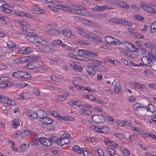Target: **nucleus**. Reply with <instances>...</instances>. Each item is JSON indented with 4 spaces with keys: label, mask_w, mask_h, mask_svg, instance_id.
<instances>
[{
    "label": "nucleus",
    "mask_w": 156,
    "mask_h": 156,
    "mask_svg": "<svg viewBox=\"0 0 156 156\" xmlns=\"http://www.w3.org/2000/svg\"><path fill=\"white\" fill-rule=\"evenodd\" d=\"M117 4L118 7L127 9L129 8V6L128 5H127L125 2L119 1Z\"/></svg>",
    "instance_id": "nucleus-17"
},
{
    "label": "nucleus",
    "mask_w": 156,
    "mask_h": 156,
    "mask_svg": "<svg viewBox=\"0 0 156 156\" xmlns=\"http://www.w3.org/2000/svg\"><path fill=\"white\" fill-rule=\"evenodd\" d=\"M80 57L81 58V59L80 58H77V59L79 60L84 61H88L90 60V59L87 58L86 57H84L83 56H80Z\"/></svg>",
    "instance_id": "nucleus-53"
},
{
    "label": "nucleus",
    "mask_w": 156,
    "mask_h": 156,
    "mask_svg": "<svg viewBox=\"0 0 156 156\" xmlns=\"http://www.w3.org/2000/svg\"><path fill=\"white\" fill-rule=\"evenodd\" d=\"M39 142H40V138H35L34 140H32L31 145H34V144L36 145Z\"/></svg>",
    "instance_id": "nucleus-40"
},
{
    "label": "nucleus",
    "mask_w": 156,
    "mask_h": 156,
    "mask_svg": "<svg viewBox=\"0 0 156 156\" xmlns=\"http://www.w3.org/2000/svg\"><path fill=\"white\" fill-rule=\"evenodd\" d=\"M44 119V123H53V121L51 118L46 116L43 119Z\"/></svg>",
    "instance_id": "nucleus-31"
},
{
    "label": "nucleus",
    "mask_w": 156,
    "mask_h": 156,
    "mask_svg": "<svg viewBox=\"0 0 156 156\" xmlns=\"http://www.w3.org/2000/svg\"><path fill=\"white\" fill-rule=\"evenodd\" d=\"M45 140H46L45 141L44 145L46 146H50L51 145V143L50 140L47 138H46V139H45Z\"/></svg>",
    "instance_id": "nucleus-45"
},
{
    "label": "nucleus",
    "mask_w": 156,
    "mask_h": 156,
    "mask_svg": "<svg viewBox=\"0 0 156 156\" xmlns=\"http://www.w3.org/2000/svg\"><path fill=\"white\" fill-rule=\"evenodd\" d=\"M40 58V56H30V70L35 69L38 67V63L37 60Z\"/></svg>",
    "instance_id": "nucleus-3"
},
{
    "label": "nucleus",
    "mask_w": 156,
    "mask_h": 156,
    "mask_svg": "<svg viewBox=\"0 0 156 156\" xmlns=\"http://www.w3.org/2000/svg\"><path fill=\"white\" fill-rule=\"evenodd\" d=\"M106 61L109 63H110L112 64H114L115 65H116V64L115 63V62H114V60H112L110 58H107L106 60Z\"/></svg>",
    "instance_id": "nucleus-64"
},
{
    "label": "nucleus",
    "mask_w": 156,
    "mask_h": 156,
    "mask_svg": "<svg viewBox=\"0 0 156 156\" xmlns=\"http://www.w3.org/2000/svg\"><path fill=\"white\" fill-rule=\"evenodd\" d=\"M123 25L127 26L128 27H131L132 25V23L127 21L125 20Z\"/></svg>",
    "instance_id": "nucleus-59"
},
{
    "label": "nucleus",
    "mask_w": 156,
    "mask_h": 156,
    "mask_svg": "<svg viewBox=\"0 0 156 156\" xmlns=\"http://www.w3.org/2000/svg\"><path fill=\"white\" fill-rule=\"evenodd\" d=\"M92 9L93 11H101V6L99 5H96Z\"/></svg>",
    "instance_id": "nucleus-47"
},
{
    "label": "nucleus",
    "mask_w": 156,
    "mask_h": 156,
    "mask_svg": "<svg viewBox=\"0 0 156 156\" xmlns=\"http://www.w3.org/2000/svg\"><path fill=\"white\" fill-rule=\"evenodd\" d=\"M122 152L124 156L128 155L130 154L129 151L125 149L123 150Z\"/></svg>",
    "instance_id": "nucleus-63"
},
{
    "label": "nucleus",
    "mask_w": 156,
    "mask_h": 156,
    "mask_svg": "<svg viewBox=\"0 0 156 156\" xmlns=\"http://www.w3.org/2000/svg\"><path fill=\"white\" fill-rule=\"evenodd\" d=\"M45 139H46V138L44 137H41L40 138V143L43 145L44 144L45 141Z\"/></svg>",
    "instance_id": "nucleus-55"
},
{
    "label": "nucleus",
    "mask_w": 156,
    "mask_h": 156,
    "mask_svg": "<svg viewBox=\"0 0 156 156\" xmlns=\"http://www.w3.org/2000/svg\"><path fill=\"white\" fill-rule=\"evenodd\" d=\"M95 35V34L92 33L87 34L86 37L88 38L89 39L92 40L93 41V40H94Z\"/></svg>",
    "instance_id": "nucleus-38"
},
{
    "label": "nucleus",
    "mask_w": 156,
    "mask_h": 156,
    "mask_svg": "<svg viewBox=\"0 0 156 156\" xmlns=\"http://www.w3.org/2000/svg\"><path fill=\"white\" fill-rule=\"evenodd\" d=\"M109 129L107 126H103L100 128V133H106L108 132Z\"/></svg>",
    "instance_id": "nucleus-24"
},
{
    "label": "nucleus",
    "mask_w": 156,
    "mask_h": 156,
    "mask_svg": "<svg viewBox=\"0 0 156 156\" xmlns=\"http://www.w3.org/2000/svg\"><path fill=\"white\" fill-rule=\"evenodd\" d=\"M147 110L148 111L153 113L156 111V107L152 104L149 105L147 108Z\"/></svg>",
    "instance_id": "nucleus-19"
},
{
    "label": "nucleus",
    "mask_w": 156,
    "mask_h": 156,
    "mask_svg": "<svg viewBox=\"0 0 156 156\" xmlns=\"http://www.w3.org/2000/svg\"><path fill=\"white\" fill-rule=\"evenodd\" d=\"M29 131L28 130H24L22 132L21 136L22 138H25L28 136Z\"/></svg>",
    "instance_id": "nucleus-33"
},
{
    "label": "nucleus",
    "mask_w": 156,
    "mask_h": 156,
    "mask_svg": "<svg viewBox=\"0 0 156 156\" xmlns=\"http://www.w3.org/2000/svg\"><path fill=\"white\" fill-rule=\"evenodd\" d=\"M7 46L9 48H15L16 45L15 43L12 41H9L7 43Z\"/></svg>",
    "instance_id": "nucleus-28"
},
{
    "label": "nucleus",
    "mask_w": 156,
    "mask_h": 156,
    "mask_svg": "<svg viewBox=\"0 0 156 156\" xmlns=\"http://www.w3.org/2000/svg\"><path fill=\"white\" fill-rule=\"evenodd\" d=\"M58 5H57V6L58 7V8H56L54 6H50V8L51 10L55 12H57L58 11V9H59V6H58Z\"/></svg>",
    "instance_id": "nucleus-56"
},
{
    "label": "nucleus",
    "mask_w": 156,
    "mask_h": 156,
    "mask_svg": "<svg viewBox=\"0 0 156 156\" xmlns=\"http://www.w3.org/2000/svg\"><path fill=\"white\" fill-rule=\"evenodd\" d=\"M9 80V78L7 76L0 77V83L6 82Z\"/></svg>",
    "instance_id": "nucleus-39"
},
{
    "label": "nucleus",
    "mask_w": 156,
    "mask_h": 156,
    "mask_svg": "<svg viewBox=\"0 0 156 156\" xmlns=\"http://www.w3.org/2000/svg\"><path fill=\"white\" fill-rule=\"evenodd\" d=\"M78 51L81 55H89L91 57L97 56L98 55V54L94 52L86 50L79 49Z\"/></svg>",
    "instance_id": "nucleus-5"
},
{
    "label": "nucleus",
    "mask_w": 156,
    "mask_h": 156,
    "mask_svg": "<svg viewBox=\"0 0 156 156\" xmlns=\"http://www.w3.org/2000/svg\"><path fill=\"white\" fill-rule=\"evenodd\" d=\"M62 33L64 36H66L67 38H69L72 35V32L69 29H64L62 31Z\"/></svg>",
    "instance_id": "nucleus-10"
},
{
    "label": "nucleus",
    "mask_w": 156,
    "mask_h": 156,
    "mask_svg": "<svg viewBox=\"0 0 156 156\" xmlns=\"http://www.w3.org/2000/svg\"><path fill=\"white\" fill-rule=\"evenodd\" d=\"M49 114L55 117H56L58 118H61L62 117V116L60 114L55 111H51L50 112Z\"/></svg>",
    "instance_id": "nucleus-27"
},
{
    "label": "nucleus",
    "mask_w": 156,
    "mask_h": 156,
    "mask_svg": "<svg viewBox=\"0 0 156 156\" xmlns=\"http://www.w3.org/2000/svg\"><path fill=\"white\" fill-rule=\"evenodd\" d=\"M2 11L7 13H10L11 12V10L5 7H3L2 9Z\"/></svg>",
    "instance_id": "nucleus-44"
},
{
    "label": "nucleus",
    "mask_w": 156,
    "mask_h": 156,
    "mask_svg": "<svg viewBox=\"0 0 156 156\" xmlns=\"http://www.w3.org/2000/svg\"><path fill=\"white\" fill-rule=\"evenodd\" d=\"M52 123H43L44 126L49 130H52L53 129V127L51 126Z\"/></svg>",
    "instance_id": "nucleus-32"
},
{
    "label": "nucleus",
    "mask_w": 156,
    "mask_h": 156,
    "mask_svg": "<svg viewBox=\"0 0 156 156\" xmlns=\"http://www.w3.org/2000/svg\"><path fill=\"white\" fill-rule=\"evenodd\" d=\"M39 48L43 52L51 51V50L53 49L52 48H50L47 45H40L39 46Z\"/></svg>",
    "instance_id": "nucleus-8"
},
{
    "label": "nucleus",
    "mask_w": 156,
    "mask_h": 156,
    "mask_svg": "<svg viewBox=\"0 0 156 156\" xmlns=\"http://www.w3.org/2000/svg\"><path fill=\"white\" fill-rule=\"evenodd\" d=\"M85 98H88L90 100H91L94 101L95 99L96 98L94 96L92 95L89 94V95H86L85 96Z\"/></svg>",
    "instance_id": "nucleus-49"
},
{
    "label": "nucleus",
    "mask_w": 156,
    "mask_h": 156,
    "mask_svg": "<svg viewBox=\"0 0 156 156\" xmlns=\"http://www.w3.org/2000/svg\"><path fill=\"white\" fill-rule=\"evenodd\" d=\"M29 146V144H23L22 145L20 146L19 147V149L21 151H23L26 150Z\"/></svg>",
    "instance_id": "nucleus-29"
},
{
    "label": "nucleus",
    "mask_w": 156,
    "mask_h": 156,
    "mask_svg": "<svg viewBox=\"0 0 156 156\" xmlns=\"http://www.w3.org/2000/svg\"><path fill=\"white\" fill-rule=\"evenodd\" d=\"M20 121L19 119H15L13 121V128H16L20 126Z\"/></svg>",
    "instance_id": "nucleus-23"
},
{
    "label": "nucleus",
    "mask_w": 156,
    "mask_h": 156,
    "mask_svg": "<svg viewBox=\"0 0 156 156\" xmlns=\"http://www.w3.org/2000/svg\"><path fill=\"white\" fill-rule=\"evenodd\" d=\"M105 143L109 146L117 147L118 145L115 142L108 139L105 140Z\"/></svg>",
    "instance_id": "nucleus-16"
},
{
    "label": "nucleus",
    "mask_w": 156,
    "mask_h": 156,
    "mask_svg": "<svg viewBox=\"0 0 156 156\" xmlns=\"http://www.w3.org/2000/svg\"><path fill=\"white\" fill-rule=\"evenodd\" d=\"M135 18L137 20H140L141 21H142L144 20V18L143 16L138 14L136 16H135Z\"/></svg>",
    "instance_id": "nucleus-52"
},
{
    "label": "nucleus",
    "mask_w": 156,
    "mask_h": 156,
    "mask_svg": "<svg viewBox=\"0 0 156 156\" xmlns=\"http://www.w3.org/2000/svg\"><path fill=\"white\" fill-rule=\"evenodd\" d=\"M37 35L35 34H33L32 32L30 31V41L32 43H35L37 37Z\"/></svg>",
    "instance_id": "nucleus-13"
},
{
    "label": "nucleus",
    "mask_w": 156,
    "mask_h": 156,
    "mask_svg": "<svg viewBox=\"0 0 156 156\" xmlns=\"http://www.w3.org/2000/svg\"><path fill=\"white\" fill-rule=\"evenodd\" d=\"M31 88H33L31 90V93L38 96L40 95L39 90L37 88L35 87H31Z\"/></svg>",
    "instance_id": "nucleus-25"
},
{
    "label": "nucleus",
    "mask_w": 156,
    "mask_h": 156,
    "mask_svg": "<svg viewBox=\"0 0 156 156\" xmlns=\"http://www.w3.org/2000/svg\"><path fill=\"white\" fill-rule=\"evenodd\" d=\"M31 9L33 11H34V12L38 14L43 13L44 12L43 9H41L37 7L36 6H34V8H31Z\"/></svg>",
    "instance_id": "nucleus-20"
},
{
    "label": "nucleus",
    "mask_w": 156,
    "mask_h": 156,
    "mask_svg": "<svg viewBox=\"0 0 156 156\" xmlns=\"http://www.w3.org/2000/svg\"><path fill=\"white\" fill-rule=\"evenodd\" d=\"M10 98H9L4 96H0V101L3 103L8 105Z\"/></svg>",
    "instance_id": "nucleus-12"
},
{
    "label": "nucleus",
    "mask_w": 156,
    "mask_h": 156,
    "mask_svg": "<svg viewBox=\"0 0 156 156\" xmlns=\"http://www.w3.org/2000/svg\"><path fill=\"white\" fill-rule=\"evenodd\" d=\"M93 41L96 43H101L102 41L101 38L99 35H95L93 40Z\"/></svg>",
    "instance_id": "nucleus-30"
},
{
    "label": "nucleus",
    "mask_w": 156,
    "mask_h": 156,
    "mask_svg": "<svg viewBox=\"0 0 156 156\" xmlns=\"http://www.w3.org/2000/svg\"><path fill=\"white\" fill-rule=\"evenodd\" d=\"M75 70L81 72L83 69L82 67L79 65V63L77 62L76 63L74 66L73 68Z\"/></svg>",
    "instance_id": "nucleus-26"
},
{
    "label": "nucleus",
    "mask_w": 156,
    "mask_h": 156,
    "mask_svg": "<svg viewBox=\"0 0 156 156\" xmlns=\"http://www.w3.org/2000/svg\"><path fill=\"white\" fill-rule=\"evenodd\" d=\"M22 61L26 62L28 61L29 60V57H23L21 58Z\"/></svg>",
    "instance_id": "nucleus-60"
},
{
    "label": "nucleus",
    "mask_w": 156,
    "mask_h": 156,
    "mask_svg": "<svg viewBox=\"0 0 156 156\" xmlns=\"http://www.w3.org/2000/svg\"><path fill=\"white\" fill-rule=\"evenodd\" d=\"M151 32L152 33L156 31V25L154 23H152L151 25Z\"/></svg>",
    "instance_id": "nucleus-42"
},
{
    "label": "nucleus",
    "mask_w": 156,
    "mask_h": 156,
    "mask_svg": "<svg viewBox=\"0 0 156 156\" xmlns=\"http://www.w3.org/2000/svg\"><path fill=\"white\" fill-rule=\"evenodd\" d=\"M69 141V140L68 138H62V141H60L59 144H62V145L67 144Z\"/></svg>",
    "instance_id": "nucleus-34"
},
{
    "label": "nucleus",
    "mask_w": 156,
    "mask_h": 156,
    "mask_svg": "<svg viewBox=\"0 0 156 156\" xmlns=\"http://www.w3.org/2000/svg\"><path fill=\"white\" fill-rule=\"evenodd\" d=\"M62 43V41L59 40H55L53 41V44L55 45H60Z\"/></svg>",
    "instance_id": "nucleus-57"
},
{
    "label": "nucleus",
    "mask_w": 156,
    "mask_h": 156,
    "mask_svg": "<svg viewBox=\"0 0 156 156\" xmlns=\"http://www.w3.org/2000/svg\"><path fill=\"white\" fill-rule=\"evenodd\" d=\"M74 105L77 107H80L82 106V104L81 101H74Z\"/></svg>",
    "instance_id": "nucleus-48"
},
{
    "label": "nucleus",
    "mask_w": 156,
    "mask_h": 156,
    "mask_svg": "<svg viewBox=\"0 0 156 156\" xmlns=\"http://www.w3.org/2000/svg\"><path fill=\"white\" fill-rule=\"evenodd\" d=\"M28 95L27 93H22L21 95H19V98H22L24 99H27V96Z\"/></svg>",
    "instance_id": "nucleus-50"
},
{
    "label": "nucleus",
    "mask_w": 156,
    "mask_h": 156,
    "mask_svg": "<svg viewBox=\"0 0 156 156\" xmlns=\"http://www.w3.org/2000/svg\"><path fill=\"white\" fill-rule=\"evenodd\" d=\"M17 15L19 16H27V17L28 16H27V13H25L24 12H20L18 13Z\"/></svg>",
    "instance_id": "nucleus-58"
},
{
    "label": "nucleus",
    "mask_w": 156,
    "mask_h": 156,
    "mask_svg": "<svg viewBox=\"0 0 156 156\" xmlns=\"http://www.w3.org/2000/svg\"><path fill=\"white\" fill-rule=\"evenodd\" d=\"M86 69L90 76H94L95 72L94 68L91 66H88L86 67Z\"/></svg>",
    "instance_id": "nucleus-9"
},
{
    "label": "nucleus",
    "mask_w": 156,
    "mask_h": 156,
    "mask_svg": "<svg viewBox=\"0 0 156 156\" xmlns=\"http://www.w3.org/2000/svg\"><path fill=\"white\" fill-rule=\"evenodd\" d=\"M105 41L109 44H114L118 45V43L115 41L116 40V38L114 39L113 37L111 36H107L105 37Z\"/></svg>",
    "instance_id": "nucleus-7"
},
{
    "label": "nucleus",
    "mask_w": 156,
    "mask_h": 156,
    "mask_svg": "<svg viewBox=\"0 0 156 156\" xmlns=\"http://www.w3.org/2000/svg\"><path fill=\"white\" fill-rule=\"evenodd\" d=\"M58 6H59V9H62L64 11H70L71 12L72 7L62 5L60 4H59L57 5Z\"/></svg>",
    "instance_id": "nucleus-18"
},
{
    "label": "nucleus",
    "mask_w": 156,
    "mask_h": 156,
    "mask_svg": "<svg viewBox=\"0 0 156 156\" xmlns=\"http://www.w3.org/2000/svg\"><path fill=\"white\" fill-rule=\"evenodd\" d=\"M106 151L111 156H112L115 154V150L112 148H106Z\"/></svg>",
    "instance_id": "nucleus-22"
},
{
    "label": "nucleus",
    "mask_w": 156,
    "mask_h": 156,
    "mask_svg": "<svg viewBox=\"0 0 156 156\" xmlns=\"http://www.w3.org/2000/svg\"><path fill=\"white\" fill-rule=\"evenodd\" d=\"M30 118L33 119H37L38 118L37 113L34 111L30 110Z\"/></svg>",
    "instance_id": "nucleus-21"
},
{
    "label": "nucleus",
    "mask_w": 156,
    "mask_h": 156,
    "mask_svg": "<svg viewBox=\"0 0 156 156\" xmlns=\"http://www.w3.org/2000/svg\"><path fill=\"white\" fill-rule=\"evenodd\" d=\"M65 49L66 50L71 51H75V49L67 45H66V46L64 47Z\"/></svg>",
    "instance_id": "nucleus-51"
},
{
    "label": "nucleus",
    "mask_w": 156,
    "mask_h": 156,
    "mask_svg": "<svg viewBox=\"0 0 156 156\" xmlns=\"http://www.w3.org/2000/svg\"><path fill=\"white\" fill-rule=\"evenodd\" d=\"M139 103H136L134 105V106L136 107V109L137 111H139L138 109L140 108H145L144 106H141L140 105H139Z\"/></svg>",
    "instance_id": "nucleus-61"
},
{
    "label": "nucleus",
    "mask_w": 156,
    "mask_h": 156,
    "mask_svg": "<svg viewBox=\"0 0 156 156\" xmlns=\"http://www.w3.org/2000/svg\"><path fill=\"white\" fill-rule=\"evenodd\" d=\"M140 6L148 12L150 13L156 14V9L150 6H147L146 3L141 4Z\"/></svg>",
    "instance_id": "nucleus-4"
},
{
    "label": "nucleus",
    "mask_w": 156,
    "mask_h": 156,
    "mask_svg": "<svg viewBox=\"0 0 156 156\" xmlns=\"http://www.w3.org/2000/svg\"><path fill=\"white\" fill-rule=\"evenodd\" d=\"M129 138L131 140L134 141H136L138 139L137 137L133 135H130Z\"/></svg>",
    "instance_id": "nucleus-54"
},
{
    "label": "nucleus",
    "mask_w": 156,
    "mask_h": 156,
    "mask_svg": "<svg viewBox=\"0 0 156 156\" xmlns=\"http://www.w3.org/2000/svg\"><path fill=\"white\" fill-rule=\"evenodd\" d=\"M46 112L43 110L41 109H39L37 112V117L41 119H44L45 117V115Z\"/></svg>",
    "instance_id": "nucleus-15"
},
{
    "label": "nucleus",
    "mask_w": 156,
    "mask_h": 156,
    "mask_svg": "<svg viewBox=\"0 0 156 156\" xmlns=\"http://www.w3.org/2000/svg\"><path fill=\"white\" fill-rule=\"evenodd\" d=\"M92 150L94 151L96 153L98 154L100 156H103L104 155V153L103 150L101 149H98L96 147H92Z\"/></svg>",
    "instance_id": "nucleus-14"
},
{
    "label": "nucleus",
    "mask_w": 156,
    "mask_h": 156,
    "mask_svg": "<svg viewBox=\"0 0 156 156\" xmlns=\"http://www.w3.org/2000/svg\"><path fill=\"white\" fill-rule=\"evenodd\" d=\"M73 151L75 152L81 154V149H80V147L78 145L75 146L73 147Z\"/></svg>",
    "instance_id": "nucleus-35"
},
{
    "label": "nucleus",
    "mask_w": 156,
    "mask_h": 156,
    "mask_svg": "<svg viewBox=\"0 0 156 156\" xmlns=\"http://www.w3.org/2000/svg\"><path fill=\"white\" fill-rule=\"evenodd\" d=\"M13 76L18 78H20V71L14 72L13 74Z\"/></svg>",
    "instance_id": "nucleus-43"
},
{
    "label": "nucleus",
    "mask_w": 156,
    "mask_h": 156,
    "mask_svg": "<svg viewBox=\"0 0 156 156\" xmlns=\"http://www.w3.org/2000/svg\"><path fill=\"white\" fill-rule=\"evenodd\" d=\"M123 44L125 47L128 49H130L132 45V44L126 41H124Z\"/></svg>",
    "instance_id": "nucleus-37"
},
{
    "label": "nucleus",
    "mask_w": 156,
    "mask_h": 156,
    "mask_svg": "<svg viewBox=\"0 0 156 156\" xmlns=\"http://www.w3.org/2000/svg\"><path fill=\"white\" fill-rule=\"evenodd\" d=\"M20 131L19 130L16 131L14 133V136L16 138L18 137V136L20 134Z\"/></svg>",
    "instance_id": "nucleus-62"
},
{
    "label": "nucleus",
    "mask_w": 156,
    "mask_h": 156,
    "mask_svg": "<svg viewBox=\"0 0 156 156\" xmlns=\"http://www.w3.org/2000/svg\"><path fill=\"white\" fill-rule=\"evenodd\" d=\"M80 112L82 113H84L85 114L87 115H89L91 113V112L89 110H86L84 108L82 109Z\"/></svg>",
    "instance_id": "nucleus-41"
},
{
    "label": "nucleus",
    "mask_w": 156,
    "mask_h": 156,
    "mask_svg": "<svg viewBox=\"0 0 156 156\" xmlns=\"http://www.w3.org/2000/svg\"><path fill=\"white\" fill-rule=\"evenodd\" d=\"M126 56L130 58H133L134 56V54L131 51H126L125 52Z\"/></svg>",
    "instance_id": "nucleus-36"
},
{
    "label": "nucleus",
    "mask_w": 156,
    "mask_h": 156,
    "mask_svg": "<svg viewBox=\"0 0 156 156\" xmlns=\"http://www.w3.org/2000/svg\"><path fill=\"white\" fill-rule=\"evenodd\" d=\"M106 116L105 113L101 115L94 114L92 115L91 118L93 121L96 123H103L105 121V117Z\"/></svg>",
    "instance_id": "nucleus-2"
},
{
    "label": "nucleus",
    "mask_w": 156,
    "mask_h": 156,
    "mask_svg": "<svg viewBox=\"0 0 156 156\" xmlns=\"http://www.w3.org/2000/svg\"><path fill=\"white\" fill-rule=\"evenodd\" d=\"M114 90L117 93H120L122 91V88L119 82H117L115 83Z\"/></svg>",
    "instance_id": "nucleus-11"
},
{
    "label": "nucleus",
    "mask_w": 156,
    "mask_h": 156,
    "mask_svg": "<svg viewBox=\"0 0 156 156\" xmlns=\"http://www.w3.org/2000/svg\"><path fill=\"white\" fill-rule=\"evenodd\" d=\"M141 60L144 65L147 66H151L152 60L147 56H144L141 58Z\"/></svg>",
    "instance_id": "nucleus-6"
},
{
    "label": "nucleus",
    "mask_w": 156,
    "mask_h": 156,
    "mask_svg": "<svg viewBox=\"0 0 156 156\" xmlns=\"http://www.w3.org/2000/svg\"><path fill=\"white\" fill-rule=\"evenodd\" d=\"M86 8L77 5H73L72 7L71 13L77 14L81 16L87 15V12Z\"/></svg>",
    "instance_id": "nucleus-1"
},
{
    "label": "nucleus",
    "mask_w": 156,
    "mask_h": 156,
    "mask_svg": "<svg viewBox=\"0 0 156 156\" xmlns=\"http://www.w3.org/2000/svg\"><path fill=\"white\" fill-rule=\"evenodd\" d=\"M114 135L119 138L122 139L124 137V135L122 133H114Z\"/></svg>",
    "instance_id": "nucleus-46"
}]
</instances>
